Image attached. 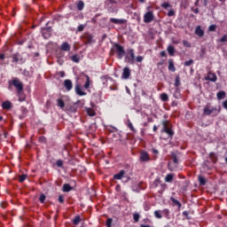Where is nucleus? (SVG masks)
I'll list each match as a JSON object with an SVG mask.
<instances>
[{
    "instance_id": "21",
    "label": "nucleus",
    "mask_w": 227,
    "mask_h": 227,
    "mask_svg": "<svg viewBox=\"0 0 227 227\" xmlns=\"http://www.w3.org/2000/svg\"><path fill=\"white\" fill-rule=\"evenodd\" d=\"M124 175H125V170L121 169L119 173L114 175V178L115 180H121Z\"/></svg>"
},
{
    "instance_id": "51",
    "label": "nucleus",
    "mask_w": 227,
    "mask_h": 227,
    "mask_svg": "<svg viewBox=\"0 0 227 227\" xmlns=\"http://www.w3.org/2000/svg\"><path fill=\"white\" fill-rule=\"evenodd\" d=\"M135 60H137V63H141L144 60V57L137 56V58H135Z\"/></svg>"
},
{
    "instance_id": "32",
    "label": "nucleus",
    "mask_w": 227,
    "mask_h": 227,
    "mask_svg": "<svg viewBox=\"0 0 227 227\" xmlns=\"http://www.w3.org/2000/svg\"><path fill=\"white\" fill-rule=\"evenodd\" d=\"M160 184H161V181H160V177H157L156 179H154V181H153V186L154 188L159 187V185H160Z\"/></svg>"
},
{
    "instance_id": "5",
    "label": "nucleus",
    "mask_w": 227,
    "mask_h": 227,
    "mask_svg": "<svg viewBox=\"0 0 227 227\" xmlns=\"http://www.w3.org/2000/svg\"><path fill=\"white\" fill-rule=\"evenodd\" d=\"M135 60H136L135 50L132 48H129L127 50V55L125 57V61L133 65Z\"/></svg>"
},
{
    "instance_id": "42",
    "label": "nucleus",
    "mask_w": 227,
    "mask_h": 227,
    "mask_svg": "<svg viewBox=\"0 0 227 227\" xmlns=\"http://www.w3.org/2000/svg\"><path fill=\"white\" fill-rule=\"evenodd\" d=\"M193 64H194V60L193 59H190V60L184 61V67H191Z\"/></svg>"
},
{
    "instance_id": "34",
    "label": "nucleus",
    "mask_w": 227,
    "mask_h": 227,
    "mask_svg": "<svg viewBox=\"0 0 227 227\" xmlns=\"http://www.w3.org/2000/svg\"><path fill=\"white\" fill-rule=\"evenodd\" d=\"M100 80L104 85V87H107V83H108V79L106 75H103L100 77Z\"/></svg>"
},
{
    "instance_id": "18",
    "label": "nucleus",
    "mask_w": 227,
    "mask_h": 227,
    "mask_svg": "<svg viewBox=\"0 0 227 227\" xmlns=\"http://www.w3.org/2000/svg\"><path fill=\"white\" fill-rule=\"evenodd\" d=\"M168 71L172 73H175L176 71L173 59H168Z\"/></svg>"
},
{
    "instance_id": "22",
    "label": "nucleus",
    "mask_w": 227,
    "mask_h": 227,
    "mask_svg": "<svg viewBox=\"0 0 227 227\" xmlns=\"http://www.w3.org/2000/svg\"><path fill=\"white\" fill-rule=\"evenodd\" d=\"M170 201H172V204L176 207H177V209L180 210V208L182 207V204L181 202H179V200H176V199H175V197H170Z\"/></svg>"
},
{
    "instance_id": "50",
    "label": "nucleus",
    "mask_w": 227,
    "mask_h": 227,
    "mask_svg": "<svg viewBox=\"0 0 227 227\" xmlns=\"http://www.w3.org/2000/svg\"><path fill=\"white\" fill-rule=\"evenodd\" d=\"M227 42V35H223L221 38H220V43H226Z\"/></svg>"
},
{
    "instance_id": "26",
    "label": "nucleus",
    "mask_w": 227,
    "mask_h": 227,
    "mask_svg": "<svg viewBox=\"0 0 227 227\" xmlns=\"http://www.w3.org/2000/svg\"><path fill=\"white\" fill-rule=\"evenodd\" d=\"M216 98L218 100L224 99L226 98V92L224 90H220L216 93Z\"/></svg>"
},
{
    "instance_id": "27",
    "label": "nucleus",
    "mask_w": 227,
    "mask_h": 227,
    "mask_svg": "<svg viewBox=\"0 0 227 227\" xmlns=\"http://www.w3.org/2000/svg\"><path fill=\"white\" fill-rule=\"evenodd\" d=\"M174 179V174L168 173L167 176H165V183H172Z\"/></svg>"
},
{
    "instance_id": "8",
    "label": "nucleus",
    "mask_w": 227,
    "mask_h": 227,
    "mask_svg": "<svg viewBox=\"0 0 227 227\" xmlns=\"http://www.w3.org/2000/svg\"><path fill=\"white\" fill-rule=\"evenodd\" d=\"M110 22L113 23V24H115L117 26H122V25H126L128 20H125V19L111 18Z\"/></svg>"
},
{
    "instance_id": "33",
    "label": "nucleus",
    "mask_w": 227,
    "mask_h": 227,
    "mask_svg": "<svg viewBox=\"0 0 227 227\" xmlns=\"http://www.w3.org/2000/svg\"><path fill=\"white\" fill-rule=\"evenodd\" d=\"M199 184L200 185H206L207 184V181L205 179V176H203L201 175L199 176Z\"/></svg>"
},
{
    "instance_id": "55",
    "label": "nucleus",
    "mask_w": 227,
    "mask_h": 227,
    "mask_svg": "<svg viewBox=\"0 0 227 227\" xmlns=\"http://www.w3.org/2000/svg\"><path fill=\"white\" fill-rule=\"evenodd\" d=\"M160 186H161V192H164L167 189L168 184H166V183H161Z\"/></svg>"
},
{
    "instance_id": "16",
    "label": "nucleus",
    "mask_w": 227,
    "mask_h": 227,
    "mask_svg": "<svg viewBox=\"0 0 227 227\" xmlns=\"http://www.w3.org/2000/svg\"><path fill=\"white\" fill-rule=\"evenodd\" d=\"M195 35L199 37H203L205 35V31L201 28V26H197V27H195Z\"/></svg>"
},
{
    "instance_id": "29",
    "label": "nucleus",
    "mask_w": 227,
    "mask_h": 227,
    "mask_svg": "<svg viewBox=\"0 0 227 227\" xmlns=\"http://www.w3.org/2000/svg\"><path fill=\"white\" fill-rule=\"evenodd\" d=\"M12 62H14V63L21 62V56L19 53L13 54Z\"/></svg>"
},
{
    "instance_id": "40",
    "label": "nucleus",
    "mask_w": 227,
    "mask_h": 227,
    "mask_svg": "<svg viewBox=\"0 0 227 227\" xmlns=\"http://www.w3.org/2000/svg\"><path fill=\"white\" fill-rule=\"evenodd\" d=\"M77 9L78 11H82L84 9V2L83 1H79L77 4Z\"/></svg>"
},
{
    "instance_id": "13",
    "label": "nucleus",
    "mask_w": 227,
    "mask_h": 227,
    "mask_svg": "<svg viewBox=\"0 0 227 227\" xmlns=\"http://www.w3.org/2000/svg\"><path fill=\"white\" fill-rule=\"evenodd\" d=\"M75 92L80 97H83L87 95V93L82 90L81 85L79 83L75 85Z\"/></svg>"
},
{
    "instance_id": "24",
    "label": "nucleus",
    "mask_w": 227,
    "mask_h": 227,
    "mask_svg": "<svg viewBox=\"0 0 227 227\" xmlns=\"http://www.w3.org/2000/svg\"><path fill=\"white\" fill-rule=\"evenodd\" d=\"M127 127L133 132V133H137V129H135L132 121H130V119H128L127 122Z\"/></svg>"
},
{
    "instance_id": "57",
    "label": "nucleus",
    "mask_w": 227,
    "mask_h": 227,
    "mask_svg": "<svg viewBox=\"0 0 227 227\" xmlns=\"http://www.w3.org/2000/svg\"><path fill=\"white\" fill-rule=\"evenodd\" d=\"M59 202L61 203V204H63L65 202V199H64L63 195H59Z\"/></svg>"
},
{
    "instance_id": "58",
    "label": "nucleus",
    "mask_w": 227,
    "mask_h": 227,
    "mask_svg": "<svg viewBox=\"0 0 227 227\" xmlns=\"http://www.w3.org/2000/svg\"><path fill=\"white\" fill-rule=\"evenodd\" d=\"M58 75H59L61 78H64L66 75V73H65V71H59V72H58Z\"/></svg>"
},
{
    "instance_id": "41",
    "label": "nucleus",
    "mask_w": 227,
    "mask_h": 227,
    "mask_svg": "<svg viewBox=\"0 0 227 227\" xmlns=\"http://www.w3.org/2000/svg\"><path fill=\"white\" fill-rule=\"evenodd\" d=\"M71 59L74 63H79L80 62V57L77 54H74L71 57Z\"/></svg>"
},
{
    "instance_id": "28",
    "label": "nucleus",
    "mask_w": 227,
    "mask_h": 227,
    "mask_svg": "<svg viewBox=\"0 0 227 227\" xmlns=\"http://www.w3.org/2000/svg\"><path fill=\"white\" fill-rule=\"evenodd\" d=\"M163 133L168 134V137L172 138L175 136V131L170 128H167Z\"/></svg>"
},
{
    "instance_id": "7",
    "label": "nucleus",
    "mask_w": 227,
    "mask_h": 227,
    "mask_svg": "<svg viewBox=\"0 0 227 227\" xmlns=\"http://www.w3.org/2000/svg\"><path fill=\"white\" fill-rule=\"evenodd\" d=\"M153 20H154V15H153V12L151 11L147 12L144 16V22L145 24H149L153 22Z\"/></svg>"
},
{
    "instance_id": "6",
    "label": "nucleus",
    "mask_w": 227,
    "mask_h": 227,
    "mask_svg": "<svg viewBox=\"0 0 227 227\" xmlns=\"http://www.w3.org/2000/svg\"><path fill=\"white\" fill-rule=\"evenodd\" d=\"M52 28L51 27H46L42 28V35L44 39L48 40L51 36Z\"/></svg>"
},
{
    "instance_id": "23",
    "label": "nucleus",
    "mask_w": 227,
    "mask_h": 227,
    "mask_svg": "<svg viewBox=\"0 0 227 227\" xmlns=\"http://www.w3.org/2000/svg\"><path fill=\"white\" fill-rule=\"evenodd\" d=\"M209 159H211V162H213V164H215L218 160L217 155L214 152L209 153Z\"/></svg>"
},
{
    "instance_id": "17",
    "label": "nucleus",
    "mask_w": 227,
    "mask_h": 227,
    "mask_svg": "<svg viewBox=\"0 0 227 227\" xmlns=\"http://www.w3.org/2000/svg\"><path fill=\"white\" fill-rule=\"evenodd\" d=\"M2 107L4 110H11L12 108V102L10 100H6L2 103Z\"/></svg>"
},
{
    "instance_id": "47",
    "label": "nucleus",
    "mask_w": 227,
    "mask_h": 227,
    "mask_svg": "<svg viewBox=\"0 0 227 227\" xmlns=\"http://www.w3.org/2000/svg\"><path fill=\"white\" fill-rule=\"evenodd\" d=\"M45 200H46V196L44 195V193H41L39 198L40 202L44 203Z\"/></svg>"
},
{
    "instance_id": "12",
    "label": "nucleus",
    "mask_w": 227,
    "mask_h": 227,
    "mask_svg": "<svg viewBox=\"0 0 227 227\" xmlns=\"http://www.w3.org/2000/svg\"><path fill=\"white\" fill-rule=\"evenodd\" d=\"M161 126H163V128H161V133H163L166 129L172 127V124L168 120H163L161 121Z\"/></svg>"
},
{
    "instance_id": "53",
    "label": "nucleus",
    "mask_w": 227,
    "mask_h": 227,
    "mask_svg": "<svg viewBox=\"0 0 227 227\" xmlns=\"http://www.w3.org/2000/svg\"><path fill=\"white\" fill-rule=\"evenodd\" d=\"M175 11L174 10H170V11H168V13H167V15L168 16V17H174L175 16Z\"/></svg>"
},
{
    "instance_id": "9",
    "label": "nucleus",
    "mask_w": 227,
    "mask_h": 227,
    "mask_svg": "<svg viewBox=\"0 0 227 227\" xmlns=\"http://www.w3.org/2000/svg\"><path fill=\"white\" fill-rule=\"evenodd\" d=\"M82 39L85 42V44H91L93 43L94 36L91 34L86 33L83 35Z\"/></svg>"
},
{
    "instance_id": "1",
    "label": "nucleus",
    "mask_w": 227,
    "mask_h": 227,
    "mask_svg": "<svg viewBox=\"0 0 227 227\" xmlns=\"http://www.w3.org/2000/svg\"><path fill=\"white\" fill-rule=\"evenodd\" d=\"M9 89L13 86L17 90V96L19 97V101L21 102V92L24 90L23 82L18 77H12V80H9Z\"/></svg>"
},
{
    "instance_id": "48",
    "label": "nucleus",
    "mask_w": 227,
    "mask_h": 227,
    "mask_svg": "<svg viewBox=\"0 0 227 227\" xmlns=\"http://www.w3.org/2000/svg\"><path fill=\"white\" fill-rule=\"evenodd\" d=\"M213 77H209L208 80L213 82H215L217 81V76L215 75V74H212Z\"/></svg>"
},
{
    "instance_id": "10",
    "label": "nucleus",
    "mask_w": 227,
    "mask_h": 227,
    "mask_svg": "<svg viewBox=\"0 0 227 227\" xmlns=\"http://www.w3.org/2000/svg\"><path fill=\"white\" fill-rule=\"evenodd\" d=\"M150 160V155L146 151H143L140 153V161L141 162H147Z\"/></svg>"
},
{
    "instance_id": "62",
    "label": "nucleus",
    "mask_w": 227,
    "mask_h": 227,
    "mask_svg": "<svg viewBox=\"0 0 227 227\" xmlns=\"http://www.w3.org/2000/svg\"><path fill=\"white\" fill-rule=\"evenodd\" d=\"M183 44H184V46L188 47V48L191 47V44H190L189 42H187V41H183Z\"/></svg>"
},
{
    "instance_id": "44",
    "label": "nucleus",
    "mask_w": 227,
    "mask_h": 227,
    "mask_svg": "<svg viewBox=\"0 0 227 227\" xmlns=\"http://www.w3.org/2000/svg\"><path fill=\"white\" fill-rule=\"evenodd\" d=\"M133 219H134L135 223H138L139 219H140L139 213H135L134 215H133Z\"/></svg>"
},
{
    "instance_id": "14",
    "label": "nucleus",
    "mask_w": 227,
    "mask_h": 227,
    "mask_svg": "<svg viewBox=\"0 0 227 227\" xmlns=\"http://www.w3.org/2000/svg\"><path fill=\"white\" fill-rule=\"evenodd\" d=\"M64 87L67 89V91H70L73 89V82L70 79H66L64 81Z\"/></svg>"
},
{
    "instance_id": "3",
    "label": "nucleus",
    "mask_w": 227,
    "mask_h": 227,
    "mask_svg": "<svg viewBox=\"0 0 227 227\" xmlns=\"http://www.w3.org/2000/svg\"><path fill=\"white\" fill-rule=\"evenodd\" d=\"M111 51L114 54H117V59L120 60L122 59L126 54V51L124 50V47L118 43H114L111 49Z\"/></svg>"
},
{
    "instance_id": "37",
    "label": "nucleus",
    "mask_w": 227,
    "mask_h": 227,
    "mask_svg": "<svg viewBox=\"0 0 227 227\" xmlns=\"http://www.w3.org/2000/svg\"><path fill=\"white\" fill-rule=\"evenodd\" d=\"M160 98H161V101L163 102H168V95L167 93H161V95H160Z\"/></svg>"
},
{
    "instance_id": "46",
    "label": "nucleus",
    "mask_w": 227,
    "mask_h": 227,
    "mask_svg": "<svg viewBox=\"0 0 227 227\" xmlns=\"http://www.w3.org/2000/svg\"><path fill=\"white\" fill-rule=\"evenodd\" d=\"M171 7V4L169 3H163L161 4V8L167 10Z\"/></svg>"
},
{
    "instance_id": "31",
    "label": "nucleus",
    "mask_w": 227,
    "mask_h": 227,
    "mask_svg": "<svg viewBox=\"0 0 227 227\" xmlns=\"http://www.w3.org/2000/svg\"><path fill=\"white\" fill-rule=\"evenodd\" d=\"M90 77L88 74H86V82L84 83V89H90Z\"/></svg>"
},
{
    "instance_id": "30",
    "label": "nucleus",
    "mask_w": 227,
    "mask_h": 227,
    "mask_svg": "<svg viewBox=\"0 0 227 227\" xmlns=\"http://www.w3.org/2000/svg\"><path fill=\"white\" fill-rule=\"evenodd\" d=\"M73 190L72 186H70V184H68L67 183H66L65 184H63V192H69Z\"/></svg>"
},
{
    "instance_id": "25",
    "label": "nucleus",
    "mask_w": 227,
    "mask_h": 227,
    "mask_svg": "<svg viewBox=\"0 0 227 227\" xmlns=\"http://www.w3.org/2000/svg\"><path fill=\"white\" fill-rule=\"evenodd\" d=\"M167 52H168L170 57H174L176 52L175 47L173 45H168V47H167Z\"/></svg>"
},
{
    "instance_id": "56",
    "label": "nucleus",
    "mask_w": 227,
    "mask_h": 227,
    "mask_svg": "<svg viewBox=\"0 0 227 227\" xmlns=\"http://www.w3.org/2000/svg\"><path fill=\"white\" fill-rule=\"evenodd\" d=\"M144 208L145 212L149 211L151 209L150 204H145Z\"/></svg>"
},
{
    "instance_id": "4",
    "label": "nucleus",
    "mask_w": 227,
    "mask_h": 227,
    "mask_svg": "<svg viewBox=\"0 0 227 227\" xmlns=\"http://www.w3.org/2000/svg\"><path fill=\"white\" fill-rule=\"evenodd\" d=\"M221 113V107H212L210 104H207L204 107V115L209 116L213 114L214 117H216Z\"/></svg>"
},
{
    "instance_id": "15",
    "label": "nucleus",
    "mask_w": 227,
    "mask_h": 227,
    "mask_svg": "<svg viewBox=\"0 0 227 227\" xmlns=\"http://www.w3.org/2000/svg\"><path fill=\"white\" fill-rule=\"evenodd\" d=\"M130 75H131L130 68L128 67H124L123 68L122 78L125 79V80H128Z\"/></svg>"
},
{
    "instance_id": "11",
    "label": "nucleus",
    "mask_w": 227,
    "mask_h": 227,
    "mask_svg": "<svg viewBox=\"0 0 227 227\" xmlns=\"http://www.w3.org/2000/svg\"><path fill=\"white\" fill-rule=\"evenodd\" d=\"M161 213L168 215L169 214V209H163V211H160V210L154 211V217H156L157 219H161L162 218Z\"/></svg>"
},
{
    "instance_id": "45",
    "label": "nucleus",
    "mask_w": 227,
    "mask_h": 227,
    "mask_svg": "<svg viewBox=\"0 0 227 227\" xmlns=\"http://www.w3.org/2000/svg\"><path fill=\"white\" fill-rule=\"evenodd\" d=\"M56 165L58 168H63V165H64L63 160H61V159L58 160L56 162Z\"/></svg>"
},
{
    "instance_id": "59",
    "label": "nucleus",
    "mask_w": 227,
    "mask_h": 227,
    "mask_svg": "<svg viewBox=\"0 0 227 227\" xmlns=\"http://www.w3.org/2000/svg\"><path fill=\"white\" fill-rule=\"evenodd\" d=\"M192 12H193V13H195V14H199L200 13V9L199 8L194 9V7H192Z\"/></svg>"
},
{
    "instance_id": "19",
    "label": "nucleus",
    "mask_w": 227,
    "mask_h": 227,
    "mask_svg": "<svg viewBox=\"0 0 227 227\" xmlns=\"http://www.w3.org/2000/svg\"><path fill=\"white\" fill-rule=\"evenodd\" d=\"M61 51H66V52H68L70 51L71 50V46L70 44L67 43V42H65L61 44V47H60Z\"/></svg>"
},
{
    "instance_id": "63",
    "label": "nucleus",
    "mask_w": 227,
    "mask_h": 227,
    "mask_svg": "<svg viewBox=\"0 0 227 227\" xmlns=\"http://www.w3.org/2000/svg\"><path fill=\"white\" fill-rule=\"evenodd\" d=\"M153 154H159V150H157L156 148H153L152 149Z\"/></svg>"
},
{
    "instance_id": "35",
    "label": "nucleus",
    "mask_w": 227,
    "mask_h": 227,
    "mask_svg": "<svg viewBox=\"0 0 227 227\" xmlns=\"http://www.w3.org/2000/svg\"><path fill=\"white\" fill-rule=\"evenodd\" d=\"M82 221V218L81 216H79V215H77V216H75L74 219H73V223L74 225H78Z\"/></svg>"
},
{
    "instance_id": "60",
    "label": "nucleus",
    "mask_w": 227,
    "mask_h": 227,
    "mask_svg": "<svg viewBox=\"0 0 227 227\" xmlns=\"http://www.w3.org/2000/svg\"><path fill=\"white\" fill-rule=\"evenodd\" d=\"M83 30H84V26L83 25L78 26V28H77L78 32H82Z\"/></svg>"
},
{
    "instance_id": "49",
    "label": "nucleus",
    "mask_w": 227,
    "mask_h": 227,
    "mask_svg": "<svg viewBox=\"0 0 227 227\" xmlns=\"http://www.w3.org/2000/svg\"><path fill=\"white\" fill-rule=\"evenodd\" d=\"M113 218H107L106 226L112 227Z\"/></svg>"
},
{
    "instance_id": "2",
    "label": "nucleus",
    "mask_w": 227,
    "mask_h": 227,
    "mask_svg": "<svg viewBox=\"0 0 227 227\" xmlns=\"http://www.w3.org/2000/svg\"><path fill=\"white\" fill-rule=\"evenodd\" d=\"M181 157H182V153L179 151L170 153V160H172V163H174V165L171 163V161H169L168 162V170H170V171L176 170L178 164L180 163Z\"/></svg>"
},
{
    "instance_id": "64",
    "label": "nucleus",
    "mask_w": 227,
    "mask_h": 227,
    "mask_svg": "<svg viewBox=\"0 0 227 227\" xmlns=\"http://www.w3.org/2000/svg\"><path fill=\"white\" fill-rule=\"evenodd\" d=\"M107 3H109L110 4H116L117 2L115 0H107Z\"/></svg>"
},
{
    "instance_id": "20",
    "label": "nucleus",
    "mask_w": 227,
    "mask_h": 227,
    "mask_svg": "<svg viewBox=\"0 0 227 227\" xmlns=\"http://www.w3.org/2000/svg\"><path fill=\"white\" fill-rule=\"evenodd\" d=\"M86 113L90 117H94L97 115L95 110L91 107H85Z\"/></svg>"
},
{
    "instance_id": "54",
    "label": "nucleus",
    "mask_w": 227,
    "mask_h": 227,
    "mask_svg": "<svg viewBox=\"0 0 227 227\" xmlns=\"http://www.w3.org/2000/svg\"><path fill=\"white\" fill-rule=\"evenodd\" d=\"M160 57L161 58H167V52L166 51H160Z\"/></svg>"
},
{
    "instance_id": "38",
    "label": "nucleus",
    "mask_w": 227,
    "mask_h": 227,
    "mask_svg": "<svg viewBox=\"0 0 227 227\" xmlns=\"http://www.w3.org/2000/svg\"><path fill=\"white\" fill-rule=\"evenodd\" d=\"M27 174L20 175V176H19V182H20V184L24 183L25 180L27 179Z\"/></svg>"
},
{
    "instance_id": "61",
    "label": "nucleus",
    "mask_w": 227,
    "mask_h": 227,
    "mask_svg": "<svg viewBox=\"0 0 227 227\" xmlns=\"http://www.w3.org/2000/svg\"><path fill=\"white\" fill-rule=\"evenodd\" d=\"M174 97H175L176 99H179V98H180V93H179V91H176V92L174 93Z\"/></svg>"
},
{
    "instance_id": "39",
    "label": "nucleus",
    "mask_w": 227,
    "mask_h": 227,
    "mask_svg": "<svg viewBox=\"0 0 227 227\" xmlns=\"http://www.w3.org/2000/svg\"><path fill=\"white\" fill-rule=\"evenodd\" d=\"M180 85H181L180 76L176 75L174 82V86H176V88H178Z\"/></svg>"
},
{
    "instance_id": "36",
    "label": "nucleus",
    "mask_w": 227,
    "mask_h": 227,
    "mask_svg": "<svg viewBox=\"0 0 227 227\" xmlns=\"http://www.w3.org/2000/svg\"><path fill=\"white\" fill-rule=\"evenodd\" d=\"M58 106L63 109L65 107V102L62 98L57 99Z\"/></svg>"
},
{
    "instance_id": "43",
    "label": "nucleus",
    "mask_w": 227,
    "mask_h": 227,
    "mask_svg": "<svg viewBox=\"0 0 227 227\" xmlns=\"http://www.w3.org/2000/svg\"><path fill=\"white\" fill-rule=\"evenodd\" d=\"M216 28H217V26L215 24H213V25L209 26L207 30H209V32H215Z\"/></svg>"
},
{
    "instance_id": "52",
    "label": "nucleus",
    "mask_w": 227,
    "mask_h": 227,
    "mask_svg": "<svg viewBox=\"0 0 227 227\" xmlns=\"http://www.w3.org/2000/svg\"><path fill=\"white\" fill-rule=\"evenodd\" d=\"M222 106L223 109H225L227 111V99H225L222 102Z\"/></svg>"
}]
</instances>
